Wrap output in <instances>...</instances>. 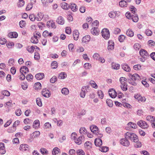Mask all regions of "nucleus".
<instances>
[{
    "label": "nucleus",
    "mask_w": 155,
    "mask_h": 155,
    "mask_svg": "<svg viewBox=\"0 0 155 155\" xmlns=\"http://www.w3.org/2000/svg\"><path fill=\"white\" fill-rule=\"evenodd\" d=\"M79 132L81 134H85L87 133V131L85 127H81L79 130Z\"/></svg>",
    "instance_id": "nucleus-34"
},
{
    "label": "nucleus",
    "mask_w": 155,
    "mask_h": 155,
    "mask_svg": "<svg viewBox=\"0 0 155 155\" xmlns=\"http://www.w3.org/2000/svg\"><path fill=\"white\" fill-rule=\"evenodd\" d=\"M106 103L108 106L110 107H112L113 106L112 101L110 99H107L106 101Z\"/></svg>",
    "instance_id": "nucleus-39"
},
{
    "label": "nucleus",
    "mask_w": 155,
    "mask_h": 155,
    "mask_svg": "<svg viewBox=\"0 0 155 155\" xmlns=\"http://www.w3.org/2000/svg\"><path fill=\"white\" fill-rule=\"evenodd\" d=\"M94 143L96 146L100 147L102 144L101 140L100 138H96L95 140Z\"/></svg>",
    "instance_id": "nucleus-17"
},
{
    "label": "nucleus",
    "mask_w": 155,
    "mask_h": 155,
    "mask_svg": "<svg viewBox=\"0 0 155 155\" xmlns=\"http://www.w3.org/2000/svg\"><path fill=\"white\" fill-rule=\"evenodd\" d=\"M125 16L127 18L132 19L134 22H137L138 21L139 18L137 14L131 15L129 12H127L125 14Z\"/></svg>",
    "instance_id": "nucleus-3"
},
{
    "label": "nucleus",
    "mask_w": 155,
    "mask_h": 155,
    "mask_svg": "<svg viewBox=\"0 0 155 155\" xmlns=\"http://www.w3.org/2000/svg\"><path fill=\"white\" fill-rule=\"evenodd\" d=\"M77 153L79 155H84L85 153L84 151L81 150H78L77 151Z\"/></svg>",
    "instance_id": "nucleus-64"
},
{
    "label": "nucleus",
    "mask_w": 155,
    "mask_h": 155,
    "mask_svg": "<svg viewBox=\"0 0 155 155\" xmlns=\"http://www.w3.org/2000/svg\"><path fill=\"white\" fill-rule=\"evenodd\" d=\"M125 38V36L122 35H120L118 37V40L120 42H122L124 40Z\"/></svg>",
    "instance_id": "nucleus-52"
},
{
    "label": "nucleus",
    "mask_w": 155,
    "mask_h": 155,
    "mask_svg": "<svg viewBox=\"0 0 155 155\" xmlns=\"http://www.w3.org/2000/svg\"><path fill=\"white\" fill-rule=\"evenodd\" d=\"M129 77L131 78L130 80L133 81H136L138 80L140 78L139 75L137 74H134L133 75L130 74Z\"/></svg>",
    "instance_id": "nucleus-10"
},
{
    "label": "nucleus",
    "mask_w": 155,
    "mask_h": 155,
    "mask_svg": "<svg viewBox=\"0 0 155 155\" xmlns=\"http://www.w3.org/2000/svg\"><path fill=\"white\" fill-rule=\"evenodd\" d=\"M42 94L45 97H50L51 94L49 91L46 89H43L42 91Z\"/></svg>",
    "instance_id": "nucleus-9"
},
{
    "label": "nucleus",
    "mask_w": 155,
    "mask_h": 155,
    "mask_svg": "<svg viewBox=\"0 0 155 155\" xmlns=\"http://www.w3.org/2000/svg\"><path fill=\"white\" fill-rule=\"evenodd\" d=\"M121 67L124 71L127 72H129L130 71V68L128 65L126 64H123L121 65Z\"/></svg>",
    "instance_id": "nucleus-18"
},
{
    "label": "nucleus",
    "mask_w": 155,
    "mask_h": 155,
    "mask_svg": "<svg viewBox=\"0 0 155 155\" xmlns=\"http://www.w3.org/2000/svg\"><path fill=\"white\" fill-rule=\"evenodd\" d=\"M137 124L140 127L143 129L147 128L149 126L145 121L142 120L138 121Z\"/></svg>",
    "instance_id": "nucleus-5"
},
{
    "label": "nucleus",
    "mask_w": 155,
    "mask_h": 155,
    "mask_svg": "<svg viewBox=\"0 0 155 155\" xmlns=\"http://www.w3.org/2000/svg\"><path fill=\"white\" fill-rule=\"evenodd\" d=\"M47 25L48 27H51L52 28H55L56 26L55 25L54 22L53 21H48L47 23Z\"/></svg>",
    "instance_id": "nucleus-15"
},
{
    "label": "nucleus",
    "mask_w": 155,
    "mask_h": 155,
    "mask_svg": "<svg viewBox=\"0 0 155 155\" xmlns=\"http://www.w3.org/2000/svg\"><path fill=\"white\" fill-rule=\"evenodd\" d=\"M92 34L93 35H98L99 34V31L97 28L94 27L92 28L91 30Z\"/></svg>",
    "instance_id": "nucleus-16"
},
{
    "label": "nucleus",
    "mask_w": 155,
    "mask_h": 155,
    "mask_svg": "<svg viewBox=\"0 0 155 155\" xmlns=\"http://www.w3.org/2000/svg\"><path fill=\"white\" fill-rule=\"evenodd\" d=\"M127 139L125 138L121 139L120 140L121 144L125 146H128L130 144V142Z\"/></svg>",
    "instance_id": "nucleus-8"
},
{
    "label": "nucleus",
    "mask_w": 155,
    "mask_h": 155,
    "mask_svg": "<svg viewBox=\"0 0 155 155\" xmlns=\"http://www.w3.org/2000/svg\"><path fill=\"white\" fill-rule=\"evenodd\" d=\"M40 126L39 121L38 120H35L33 122V127L35 129L39 127Z\"/></svg>",
    "instance_id": "nucleus-28"
},
{
    "label": "nucleus",
    "mask_w": 155,
    "mask_h": 155,
    "mask_svg": "<svg viewBox=\"0 0 155 155\" xmlns=\"http://www.w3.org/2000/svg\"><path fill=\"white\" fill-rule=\"evenodd\" d=\"M120 29L118 28H115L113 31L114 33L115 34H118L120 32Z\"/></svg>",
    "instance_id": "nucleus-58"
},
{
    "label": "nucleus",
    "mask_w": 155,
    "mask_h": 155,
    "mask_svg": "<svg viewBox=\"0 0 155 155\" xmlns=\"http://www.w3.org/2000/svg\"><path fill=\"white\" fill-rule=\"evenodd\" d=\"M61 151L58 147H56L54 148L52 151V154L53 155H57L58 153H60Z\"/></svg>",
    "instance_id": "nucleus-26"
},
{
    "label": "nucleus",
    "mask_w": 155,
    "mask_h": 155,
    "mask_svg": "<svg viewBox=\"0 0 155 155\" xmlns=\"http://www.w3.org/2000/svg\"><path fill=\"white\" fill-rule=\"evenodd\" d=\"M70 8L73 12H75L77 10L78 8L77 5L75 4H71L69 5Z\"/></svg>",
    "instance_id": "nucleus-27"
},
{
    "label": "nucleus",
    "mask_w": 155,
    "mask_h": 155,
    "mask_svg": "<svg viewBox=\"0 0 155 155\" xmlns=\"http://www.w3.org/2000/svg\"><path fill=\"white\" fill-rule=\"evenodd\" d=\"M68 49L70 51L72 52L74 50V45L72 44H69L68 46Z\"/></svg>",
    "instance_id": "nucleus-59"
},
{
    "label": "nucleus",
    "mask_w": 155,
    "mask_h": 155,
    "mask_svg": "<svg viewBox=\"0 0 155 155\" xmlns=\"http://www.w3.org/2000/svg\"><path fill=\"white\" fill-rule=\"evenodd\" d=\"M126 138L130 140L131 141L137 142L138 141L137 136L135 134L131 132H127L125 134Z\"/></svg>",
    "instance_id": "nucleus-1"
},
{
    "label": "nucleus",
    "mask_w": 155,
    "mask_h": 155,
    "mask_svg": "<svg viewBox=\"0 0 155 155\" xmlns=\"http://www.w3.org/2000/svg\"><path fill=\"white\" fill-rule=\"evenodd\" d=\"M20 121L18 120L15 121L13 124V125L12 128L14 129L13 130L9 131V132H12L15 130V129L14 127H15L16 126H18L20 123Z\"/></svg>",
    "instance_id": "nucleus-32"
},
{
    "label": "nucleus",
    "mask_w": 155,
    "mask_h": 155,
    "mask_svg": "<svg viewBox=\"0 0 155 155\" xmlns=\"http://www.w3.org/2000/svg\"><path fill=\"white\" fill-rule=\"evenodd\" d=\"M90 39V36L89 35H86L83 38L82 41L83 43H86L89 42Z\"/></svg>",
    "instance_id": "nucleus-19"
},
{
    "label": "nucleus",
    "mask_w": 155,
    "mask_h": 155,
    "mask_svg": "<svg viewBox=\"0 0 155 155\" xmlns=\"http://www.w3.org/2000/svg\"><path fill=\"white\" fill-rule=\"evenodd\" d=\"M56 21L59 24L61 25H63L65 22L63 18L61 16H59L58 18Z\"/></svg>",
    "instance_id": "nucleus-21"
},
{
    "label": "nucleus",
    "mask_w": 155,
    "mask_h": 155,
    "mask_svg": "<svg viewBox=\"0 0 155 155\" xmlns=\"http://www.w3.org/2000/svg\"><path fill=\"white\" fill-rule=\"evenodd\" d=\"M79 33L78 30H75L74 31L73 35L74 40H78L79 36Z\"/></svg>",
    "instance_id": "nucleus-23"
},
{
    "label": "nucleus",
    "mask_w": 155,
    "mask_h": 155,
    "mask_svg": "<svg viewBox=\"0 0 155 155\" xmlns=\"http://www.w3.org/2000/svg\"><path fill=\"white\" fill-rule=\"evenodd\" d=\"M31 42L34 44H37L38 42V38H35V36L32 37L31 40Z\"/></svg>",
    "instance_id": "nucleus-46"
},
{
    "label": "nucleus",
    "mask_w": 155,
    "mask_h": 155,
    "mask_svg": "<svg viewBox=\"0 0 155 155\" xmlns=\"http://www.w3.org/2000/svg\"><path fill=\"white\" fill-rule=\"evenodd\" d=\"M28 146L26 144H21L20 146L19 149L22 151H26L28 148Z\"/></svg>",
    "instance_id": "nucleus-22"
},
{
    "label": "nucleus",
    "mask_w": 155,
    "mask_h": 155,
    "mask_svg": "<svg viewBox=\"0 0 155 155\" xmlns=\"http://www.w3.org/2000/svg\"><path fill=\"white\" fill-rule=\"evenodd\" d=\"M35 77L38 80H41L44 78V74L43 73H39L35 75Z\"/></svg>",
    "instance_id": "nucleus-25"
},
{
    "label": "nucleus",
    "mask_w": 155,
    "mask_h": 155,
    "mask_svg": "<svg viewBox=\"0 0 155 155\" xmlns=\"http://www.w3.org/2000/svg\"><path fill=\"white\" fill-rule=\"evenodd\" d=\"M19 25L21 28H23L26 25V22L25 21L21 20L19 23Z\"/></svg>",
    "instance_id": "nucleus-56"
},
{
    "label": "nucleus",
    "mask_w": 155,
    "mask_h": 155,
    "mask_svg": "<svg viewBox=\"0 0 155 155\" xmlns=\"http://www.w3.org/2000/svg\"><path fill=\"white\" fill-rule=\"evenodd\" d=\"M35 49V47L34 46H31V47L29 48V47H27V50L29 52L32 53L34 51V50Z\"/></svg>",
    "instance_id": "nucleus-51"
},
{
    "label": "nucleus",
    "mask_w": 155,
    "mask_h": 155,
    "mask_svg": "<svg viewBox=\"0 0 155 155\" xmlns=\"http://www.w3.org/2000/svg\"><path fill=\"white\" fill-rule=\"evenodd\" d=\"M61 7L62 8L67 10L68 8H69V6L66 3L64 2L62 4Z\"/></svg>",
    "instance_id": "nucleus-43"
},
{
    "label": "nucleus",
    "mask_w": 155,
    "mask_h": 155,
    "mask_svg": "<svg viewBox=\"0 0 155 155\" xmlns=\"http://www.w3.org/2000/svg\"><path fill=\"white\" fill-rule=\"evenodd\" d=\"M40 151L43 154H48V151L46 149L44 148H41L40 150Z\"/></svg>",
    "instance_id": "nucleus-53"
},
{
    "label": "nucleus",
    "mask_w": 155,
    "mask_h": 155,
    "mask_svg": "<svg viewBox=\"0 0 155 155\" xmlns=\"http://www.w3.org/2000/svg\"><path fill=\"white\" fill-rule=\"evenodd\" d=\"M36 102L37 105L39 107H41L42 106L41 100L40 98L38 97L36 99Z\"/></svg>",
    "instance_id": "nucleus-47"
},
{
    "label": "nucleus",
    "mask_w": 155,
    "mask_h": 155,
    "mask_svg": "<svg viewBox=\"0 0 155 155\" xmlns=\"http://www.w3.org/2000/svg\"><path fill=\"white\" fill-rule=\"evenodd\" d=\"M127 125L134 129H135L137 127V125L136 124L131 122L127 124Z\"/></svg>",
    "instance_id": "nucleus-35"
},
{
    "label": "nucleus",
    "mask_w": 155,
    "mask_h": 155,
    "mask_svg": "<svg viewBox=\"0 0 155 155\" xmlns=\"http://www.w3.org/2000/svg\"><path fill=\"white\" fill-rule=\"evenodd\" d=\"M8 36L11 38H16L18 36L17 33L16 32H13L9 33L8 34Z\"/></svg>",
    "instance_id": "nucleus-30"
},
{
    "label": "nucleus",
    "mask_w": 155,
    "mask_h": 155,
    "mask_svg": "<svg viewBox=\"0 0 155 155\" xmlns=\"http://www.w3.org/2000/svg\"><path fill=\"white\" fill-rule=\"evenodd\" d=\"M127 80V79L125 78L121 77L120 78L119 80L121 84H127L126 82H125Z\"/></svg>",
    "instance_id": "nucleus-45"
},
{
    "label": "nucleus",
    "mask_w": 155,
    "mask_h": 155,
    "mask_svg": "<svg viewBox=\"0 0 155 155\" xmlns=\"http://www.w3.org/2000/svg\"><path fill=\"white\" fill-rule=\"evenodd\" d=\"M29 18L32 21H34L36 19V17L34 14H31L29 15Z\"/></svg>",
    "instance_id": "nucleus-62"
},
{
    "label": "nucleus",
    "mask_w": 155,
    "mask_h": 155,
    "mask_svg": "<svg viewBox=\"0 0 155 155\" xmlns=\"http://www.w3.org/2000/svg\"><path fill=\"white\" fill-rule=\"evenodd\" d=\"M90 130L91 131L96 135H98V128L95 125H92L90 127Z\"/></svg>",
    "instance_id": "nucleus-11"
},
{
    "label": "nucleus",
    "mask_w": 155,
    "mask_h": 155,
    "mask_svg": "<svg viewBox=\"0 0 155 155\" xmlns=\"http://www.w3.org/2000/svg\"><path fill=\"white\" fill-rule=\"evenodd\" d=\"M127 35L130 37H132L134 35V33L133 31L130 29L127 30L126 32Z\"/></svg>",
    "instance_id": "nucleus-36"
},
{
    "label": "nucleus",
    "mask_w": 155,
    "mask_h": 155,
    "mask_svg": "<svg viewBox=\"0 0 155 155\" xmlns=\"http://www.w3.org/2000/svg\"><path fill=\"white\" fill-rule=\"evenodd\" d=\"M100 150L102 152H106L108 150V147H102Z\"/></svg>",
    "instance_id": "nucleus-55"
},
{
    "label": "nucleus",
    "mask_w": 155,
    "mask_h": 155,
    "mask_svg": "<svg viewBox=\"0 0 155 155\" xmlns=\"http://www.w3.org/2000/svg\"><path fill=\"white\" fill-rule=\"evenodd\" d=\"M34 87L35 90L40 89L41 87V84L39 82L36 83L34 85Z\"/></svg>",
    "instance_id": "nucleus-38"
},
{
    "label": "nucleus",
    "mask_w": 155,
    "mask_h": 155,
    "mask_svg": "<svg viewBox=\"0 0 155 155\" xmlns=\"http://www.w3.org/2000/svg\"><path fill=\"white\" fill-rule=\"evenodd\" d=\"M51 127V124L49 122L45 123L44 125V128H50Z\"/></svg>",
    "instance_id": "nucleus-63"
},
{
    "label": "nucleus",
    "mask_w": 155,
    "mask_h": 155,
    "mask_svg": "<svg viewBox=\"0 0 155 155\" xmlns=\"http://www.w3.org/2000/svg\"><path fill=\"white\" fill-rule=\"evenodd\" d=\"M2 93L3 95L7 96H9L10 95V93L9 92L6 90H5L2 91Z\"/></svg>",
    "instance_id": "nucleus-61"
},
{
    "label": "nucleus",
    "mask_w": 155,
    "mask_h": 155,
    "mask_svg": "<svg viewBox=\"0 0 155 155\" xmlns=\"http://www.w3.org/2000/svg\"><path fill=\"white\" fill-rule=\"evenodd\" d=\"M84 137L83 135L80 136L78 138L74 140L75 143L78 145L81 144L82 142V138Z\"/></svg>",
    "instance_id": "nucleus-20"
},
{
    "label": "nucleus",
    "mask_w": 155,
    "mask_h": 155,
    "mask_svg": "<svg viewBox=\"0 0 155 155\" xmlns=\"http://www.w3.org/2000/svg\"><path fill=\"white\" fill-rule=\"evenodd\" d=\"M120 67V65L118 64H116L114 63H113L112 64V67L114 69L116 70L119 69Z\"/></svg>",
    "instance_id": "nucleus-37"
},
{
    "label": "nucleus",
    "mask_w": 155,
    "mask_h": 155,
    "mask_svg": "<svg viewBox=\"0 0 155 155\" xmlns=\"http://www.w3.org/2000/svg\"><path fill=\"white\" fill-rule=\"evenodd\" d=\"M101 34L102 37L106 40L108 39L110 36L109 31L107 28H104L102 29Z\"/></svg>",
    "instance_id": "nucleus-4"
},
{
    "label": "nucleus",
    "mask_w": 155,
    "mask_h": 155,
    "mask_svg": "<svg viewBox=\"0 0 155 155\" xmlns=\"http://www.w3.org/2000/svg\"><path fill=\"white\" fill-rule=\"evenodd\" d=\"M110 96L112 98H115L117 96V93L114 89H111L108 91Z\"/></svg>",
    "instance_id": "nucleus-7"
},
{
    "label": "nucleus",
    "mask_w": 155,
    "mask_h": 155,
    "mask_svg": "<svg viewBox=\"0 0 155 155\" xmlns=\"http://www.w3.org/2000/svg\"><path fill=\"white\" fill-rule=\"evenodd\" d=\"M109 16L111 18H114L116 17L115 12L112 11L110 12L108 14Z\"/></svg>",
    "instance_id": "nucleus-50"
},
{
    "label": "nucleus",
    "mask_w": 155,
    "mask_h": 155,
    "mask_svg": "<svg viewBox=\"0 0 155 155\" xmlns=\"http://www.w3.org/2000/svg\"><path fill=\"white\" fill-rule=\"evenodd\" d=\"M100 57L99 54L96 53H94L93 56L94 59L96 60H98Z\"/></svg>",
    "instance_id": "nucleus-49"
},
{
    "label": "nucleus",
    "mask_w": 155,
    "mask_h": 155,
    "mask_svg": "<svg viewBox=\"0 0 155 155\" xmlns=\"http://www.w3.org/2000/svg\"><path fill=\"white\" fill-rule=\"evenodd\" d=\"M127 2L124 0L121 1L119 2V5L121 7L126 6Z\"/></svg>",
    "instance_id": "nucleus-48"
},
{
    "label": "nucleus",
    "mask_w": 155,
    "mask_h": 155,
    "mask_svg": "<svg viewBox=\"0 0 155 155\" xmlns=\"http://www.w3.org/2000/svg\"><path fill=\"white\" fill-rule=\"evenodd\" d=\"M120 87L121 89L123 91H125L127 89V84H121L120 85Z\"/></svg>",
    "instance_id": "nucleus-54"
},
{
    "label": "nucleus",
    "mask_w": 155,
    "mask_h": 155,
    "mask_svg": "<svg viewBox=\"0 0 155 155\" xmlns=\"http://www.w3.org/2000/svg\"><path fill=\"white\" fill-rule=\"evenodd\" d=\"M36 17V20L37 21H41L44 17V14L43 13L40 12L38 13Z\"/></svg>",
    "instance_id": "nucleus-24"
},
{
    "label": "nucleus",
    "mask_w": 155,
    "mask_h": 155,
    "mask_svg": "<svg viewBox=\"0 0 155 155\" xmlns=\"http://www.w3.org/2000/svg\"><path fill=\"white\" fill-rule=\"evenodd\" d=\"M97 94L99 97L101 99L103 98L104 97V94L101 91L99 90L97 91Z\"/></svg>",
    "instance_id": "nucleus-57"
},
{
    "label": "nucleus",
    "mask_w": 155,
    "mask_h": 155,
    "mask_svg": "<svg viewBox=\"0 0 155 155\" xmlns=\"http://www.w3.org/2000/svg\"><path fill=\"white\" fill-rule=\"evenodd\" d=\"M92 143L90 141H87L84 143V146L87 149H89L91 147Z\"/></svg>",
    "instance_id": "nucleus-40"
},
{
    "label": "nucleus",
    "mask_w": 155,
    "mask_h": 155,
    "mask_svg": "<svg viewBox=\"0 0 155 155\" xmlns=\"http://www.w3.org/2000/svg\"><path fill=\"white\" fill-rule=\"evenodd\" d=\"M141 56L140 58V60L142 62H144L148 57H149V55L147 51L145 50L142 49L139 52Z\"/></svg>",
    "instance_id": "nucleus-2"
},
{
    "label": "nucleus",
    "mask_w": 155,
    "mask_h": 155,
    "mask_svg": "<svg viewBox=\"0 0 155 155\" xmlns=\"http://www.w3.org/2000/svg\"><path fill=\"white\" fill-rule=\"evenodd\" d=\"M67 76V74L65 72H62L58 75L59 78L60 79H64L66 78Z\"/></svg>",
    "instance_id": "nucleus-31"
},
{
    "label": "nucleus",
    "mask_w": 155,
    "mask_h": 155,
    "mask_svg": "<svg viewBox=\"0 0 155 155\" xmlns=\"http://www.w3.org/2000/svg\"><path fill=\"white\" fill-rule=\"evenodd\" d=\"M58 63L56 61H53L51 64V66L52 69H55L58 67Z\"/></svg>",
    "instance_id": "nucleus-44"
},
{
    "label": "nucleus",
    "mask_w": 155,
    "mask_h": 155,
    "mask_svg": "<svg viewBox=\"0 0 155 155\" xmlns=\"http://www.w3.org/2000/svg\"><path fill=\"white\" fill-rule=\"evenodd\" d=\"M90 84L94 88H97L98 87L97 84L93 81H91L90 82Z\"/></svg>",
    "instance_id": "nucleus-41"
},
{
    "label": "nucleus",
    "mask_w": 155,
    "mask_h": 155,
    "mask_svg": "<svg viewBox=\"0 0 155 155\" xmlns=\"http://www.w3.org/2000/svg\"><path fill=\"white\" fill-rule=\"evenodd\" d=\"M133 68L136 70H140L141 69V66L140 64L135 65L134 66Z\"/></svg>",
    "instance_id": "nucleus-60"
},
{
    "label": "nucleus",
    "mask_w": 155,
    "mask_h": 155,
    "mask_svg": "<svg viewBox=\"0 0 155 155\" xmlns=\"http://www.w3.org/2000/svg\"><path fill=\"white\" fill-rule=\"evenodd\" d=\"M43 36L45 37H51L53 35V33H49L47 31H44L43 33Z\"/></svg>",
    "instance_id": "nucleus-29"
},
{
    "label": "nucleus",
    "mask_w": 155,
    "mask_h": 155,
    "mask_svg": "<svg viewBox=\"0 0 155 155\" xmlns=\"http://www.w3.org/2000/svg\"><path fill=\"white\" fill-rule=\"evenodd\" d=\"M134 97L135 99H137L139 102H144L146 100V99L144 97H142L140 94H135Z\"/></svg>",
    "instance_id": "nucleus-6"
},
{
    "label": "nucleus",
    "mask_w": 155,
    "mask_h": 155,
    "mask_svg": "<svg viewBox=\"0 0 155 155\" xmlns=\"http://www.w3.org/2000/svg\"><path fill=\"white\" fill-rule=\"evenodd\" d=\"M28 72V69L26 66H23L20 69V72L21 74H26Z\"/></svg>",
    "instance_id": "nucleus-14"
},
{
    "label": "nucleus",
    "mask_w": 155,
    "mask_h": 155,
    "mask_svg": "<svg viewBox=\"0 0 155 155\" xmlns=\"http://www.w3.org/2000/svg\"><path fill=\"white\" fill-rule=\"evenodd\" d=\"M87 87L83 86L81 88V92L80 94V97L82 98H84L85 95Z\"/></svg>",
    "instance_id": "nucleus-13"
},
{
    "label": "nucleus",
    "mask_w": 155,
    "mask_h": 155,
    "mask_svg": "<svg viewBox=\"0 0 155 155\" xmlns=\"http://www.w3.org/2000/svg\"><path fill=\"white\" fill-rule=\"evenodd\" d=\"M114 48V43L111 41H109L108 42L107 49L109 51L113 50Z\"/></svg>",
    "instance_id": "nucleus-12"
},
{
    "label": "nucleus",
    "mask_w": 155,
    "mask_h": 155,
    "mask_svg": "<svg viewBox=\"0 0 155 155\" xmlns=\"http://www.w3.org/2000/svg\"><path fill=\"white\" fill-rule=\"evenodd\" d=\"M155 117L151 116H148L146 117L147 120L150 121L151 123L154 121Z\"/></svg>",
    "instance_id": "nucleus-42"
},
{
    "label": "nucleus",
    "mask_w": 155,
    "mask_h": 155,
    "mask_svg": "<svg viewBox=\"0 0 155 155\" xmlns=\"http://www.w3.org/2000/svg\"><path fill=\"white\" fill-rule=\"evenodd\" d=\"M61 92L62 94L65 95H68L69 93V90L66 87L63 88L61 89Z\"/></svg>",
    "instance_id": "nucleus-33"
}]
</instances>
